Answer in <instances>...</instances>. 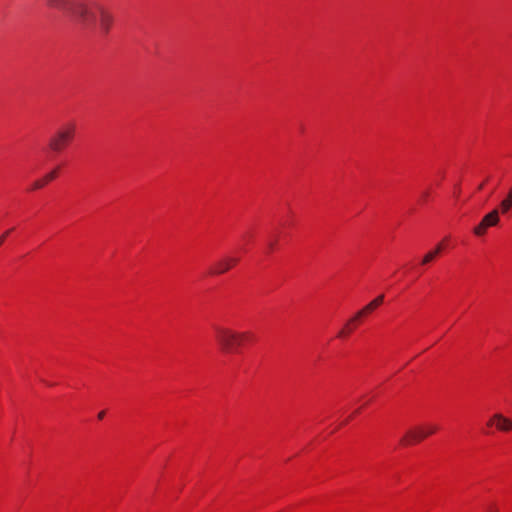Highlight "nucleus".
I'll return each instance as SVG.
<instances>
[{
    "instance_id": "obj_4",
    "label": "nucleus",
    "mask_w": 512,
    "mask_h": 512,
    "mask_svg": "<svg viewBox=\"0 0 512 512\" xmlns=\"http://www.w3.org/2000/svg\"><path fill=\"white\" fill-rule=\"evenodd\" d=\"M76 125L72 122L62 125L49 140V147L55 152L62 151L74 138Z\"/></svg>"
},
{
    "instance_id": "obj_11",
    "label": "nucleus",
    "mask_w": 512,
    "mask_h": 512,
    "mask_svg": "<svg viewBox=\"0 0 512 512\" xmlns=\"http://www.w3.org/2000/svg\"><path fill=\"white\" fill-rule=\"evenodd\" d=\"M443 250V245L442 243H439L434 250L432 251H429L422 259V264L425 265V264H428L430 263L438 254L441 253V251Z\"/></svg>"
},
{
    "instance_id": "obj_6",
    "label": "nucleus",
    "mask_w": 512,
    "mask_h": 512,
    "mask_svg": "<svg viewBox=\"0 0 512 512\" xmlns=\"http://www.w3.org/2000/svg\"><path fill=\"white\" fill-rule=\"evenodd\" d=\"M500 221L498 209H494L483 217L481 222L474 228L473 232L477 236L486 233L488 227L496 226Z\"/></svg>"
},
{
    "instance_id": "obj_1",
    "label": "nucleus",
    "mask_w": 512,
    "mask_h": 512,
    "mask_svg": "<svg viewBox=\"0 0 512 512\" xmlns=\"http://www.w3.org/2000/svg\"><path fill=\"white\" fill-rule=\"evenodd\" d=\"M47 6L67 12L80 27H94L95 13L83 1L46 0Z\"/></svg>"
},
{
    "instance_id": "obj_14",
    "label": "nucleus",
    "mask_w": 512,
    "mask_h": 512,
    "mask_svg": "<svg viewBox=\"0 0 512 512\" xmlns=\"http://www.w3.org/2000/svg\"><path fill=\"white\" fill-rule=\"evenodd\" d=\"M12 230H7L6 232H4L1 236H0V246L4 243L6 237L9 235V233L11 232Z\"/></svg>"
},
{
    "instance_id": "obj_18",
    "label": "nucleus",
    "mask_w": 512,
    "mask_h": 512,
    "mask_svg": "<svg viewBox=\"0 0 512 512\" xmlns=\"http://www.w3.org/2000/svg\"><path fill=\"white\" fill-rule=\"evenodd\" d=\"M269 248H271V249L273 248V243L272 242L269 243Z\"/></svg>"
},
{
    "instance_id": "obj_8",
    "label": "nucleus",
    "mask_w": 512,
    "mask_h": 512,
    "mask_svg": "<svg viewBox=\"0 0 512 512\" xmlns=\"http://www.w3.org/2000/svg\"><path fill=\"white\" fill-rule=\"evenodd\" d=\"M487 426H495L501 432H509L512 430V420L500 413H496L488 420Z\"/></svg>"
},
{
    "instance_id": "obj_10",
    "label": "nucleus",
    "mask_w": 512,
    "mask_h": 512,
    "mask_svg": "<svg viewBox=\"0 0 512 512\" xmlns=\"http://www.w3.org/2000/svg\"><path fill=\"white\" fill-rule=\"evenodd\" d=\"M58 168H55L51 172L47 173L42 179H38L31 185V190H38L43 188L48 182L54 180L57 177Z\"/></svg>"
},
{
    "instance_id": "obj_12",
    "label": "nucleus",
    "mask_w": 512,
    "mask_h": 512,
    "mask_svg": "<svg viewBox=\"0 0 512 512\" xmlns=\"http://www.w3.org/2000/svg\"><path fill=\"white\" fill-rule=\"evenodd\" d=\"M512 207V188L509 190L508 195L500 203V209L503 214L507 213Z\"/></svg>"
},
{
    "instance_id": "obj_13",
    "label": "nucleus",
    "mask_w": 512,
    "mask_h": 512,
    "mask_svg": "<svg viewBox=\"0 0 512 512\" xmlns=\"http://www.w3.org/2000/svg\"><path fill=\"white\" fill-rule=\"evenodd\" d=\"M356 323L357 322H350V319H349L348 322L346 323L345 327L339 331L338 337L347 336L353 330V325H355Z\"/></svg>"
},
{
    "instance_id": "obj_16",
    "label": "nucleus",
    "mask_w": 512,
    "mask_h": 512,
    "mask_svg": "<svg viewBox=\"0 0 512 512\" xmlns=\"http://www.w3.org/2000/svg\"><path fill=\"white\" fill-rule=\"evenodd\" d=\"M483 188V184H479L478 189L481 190Z\"/></svg>"
},
{
    "instance_id": "obj_7",
    "label": "nucleus",
    "mask_w": 512,
    "mask_h": 512,
    "mask_svg": "<svg viewBox=\"0 0 512 512\" xmlns=\"http://www.w3.org/2000/svg\"><path fill=\"white\" fill-rule=\"evenodd\" d=\"M239 261L238 257L233 256H225L219 259L214 265L211 267L209 273L211 275H220L228 270H230L234 265H236Z\"/></svg>"
},
{
    "instance_id": "obj_5",
    "label": "nucleus",
    "mask_w": 512,
    "mask_h": 512,
    "mask_svg": "<svg viewBox=\"0 0 512 512\" xmlns=\"http://www.w3.org/2000/svg\"><path fill=\"white\" fill-rule=\"evenodd\" d=\"M438 430L435 424H426L409 430L400 440L403 445L416 444Z\"/></svg>"
},
{
    "instance_id": "obj_9",
    "label": "nucleus",
    "mask_w": 512,
    "mask_h": 512,
    "mask_svg": "<svg viewBox=\"0 0 512 512\" xmlns=\"http://www.w3.org/2000/svg\"><path fill=\"white\" fill-rule=\"evenodd\" d=\"M384 301V295H379L367 305H365L362 309H360L352 318H350V322H358L362 317L368 315L373 312L376 308H378Z\"/></svg>"
},
{
    "instance_id": "obj_2",
    "label": "nucleus",
    "mask_w": 512,
    "mask_h": 512,
    "mask_svg": "<svg viewBox=\"0 0 512 512\" xmlns=\"http://www.w3.org/2000/svg\"><path fill=\"white\" fill-rule=\"evenodd\" d=\"M252 338L250 332H236L226 327H215V339L224 352L236 351L245 341Z\"/></svg>"
},
{
    "instance_id": "obj_3",
    "label": "nucleus",
    "mask_w": 512,
    "mask_h": 512,
    "mask_svg": "<svg viewBox=\"0 0 512 512\" xmlns=\"http://www.w3.org/2000/svg\"><path fill=\"white\" fill-rule=\"evenodd\" d=\"M89 7L95 13V26L94 27H81L84 30L98 32L102 37H106L114 24V15L106 7L100 4H93Z\"/></svg>"
},
{
    "instance_id": "obj_15",
    "label": "nucleus",
    "mask_w": 512,
    "mask_h": 512,
    "mask_svg": "<svg viewBox=\"0 0 512 512\" xmlns=\"http://www.w3.org/2000/svg\"><path fill=\"white\" fill-rule=\"evenodd\" d=\"M105 417V411H101L98 413V419L102 420Z\"/></svg>"
},
{
    "instance_id": "obj_17",
    "label": "nucleus",
    "mask_w": 512,
    "mask_h": 512,
    "mask_svg": "<svg viewBox=\"0 0 512 512\" xmlns=\"http://www.w3.org/2000/svg\"><path fill=\"white\" fill-rule=\"evenodd\" d=\"M427 196H428V193H427V192H425V193L423 194V197H424V198H426Z\"/></svg>"
}]
</instances>
